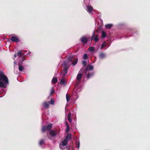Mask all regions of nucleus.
I'll use <instances>...</instances> for the list:
<instances>
[{"label":"nucleus","mask_w":150,"mask_h":150,"mask_svg":"<svg viewBox=\"0 0 150 150\" xmlns=\"http://www.w3.org/2000/svg\"><path fill=\"white\" fill-rule=\"evenodd\" d=\"M82 77V75L81 73H79L78 74L76 77V79L78 81V82H77L76 83L77 86L79 85L80 82L81 80Z\"/></svg>","instance_id":"obj_9"},{"label":"nucleus","mask_w":150,"mask_h":150,"mask_svg":"<svg viewBox=\"0 0 150 150\" xmlns=\"http://www.w3.org/2000/svg\"><path fill=\"white\" fill-rule=\"evenodd\" d=\"M52 127V124L51 123H49L47 126H43L42 128V132H44L46 130H49Z\"/></svg>","instance_id":"obj_5"},{"label":"nucleus","mask_w":150,"mask_h":150,"mask_svg":"<svg viewBox=\"0 0 150 150\" xmlns=\"http://www.w3.org/2000/svg\"><path fill=\"white\" fill-rule=\"evenodd\" d=\"M80 40L83 44H86L88 42V39L86 36L81 37L80 39Z\"/></svg>","instance_id":"obj_8"},{"label":"nucleus","mask_w":150,"mask_h":150,"mask_svg":"<svg viewBox=\"0 0 150 150\" xmlns=\"http://www.w3.org/2000/svg\"><path fill=\"white\" fill-rule=\"evenodd\" d=\"M74 59L73 57L70 56L64 62L63 64V71L64 75L67 74L68 70L71 65V62H73Z\"/></svg>","instance_id":"obj_1"},{"label":"nucleus","mask_w":150,"mask_h":150,"mask_svg":"<svg viewBox=\"0 0 150 150\" xmlns=\"http://www.w3.org/2000/svg\"><path fill=\"white\" fill-rule=\"evenodd\" d=\"M53 92V91H52L51 93H52Z\"/></svg>","instance_id":"obj_41"},{"label":"nucleus","mask_w":150,"mask_h":150,"mask_svg":"<svg viewBox=\"0 0 150 150\" xmlns=\"http://www.w3.org/2000/svg\"><path fill=\"white\" fill-rule=\"evenodd\" d=\"M66 98L67 102H68L70 100V97H68L67 94L66 95Z\"/></svg>","instance_id":"obj_36"},{"label":"nucleus","mask_w":150,"mask_h":150,"mask_svg":"<svg viewBox=\"0 0 150 150\" xmlns=\"http://www.w3.org/2000/svg\"><path fill=\"white\" fill-rule=\"evenodd\" d=\"M57 134V132L55 131L51 130L47 133V135L50 139H52V137H55Z\"/></svg>","instance_id":"obj_4"},{"label":"nucleus","mask_w":150,"mask_h":150,"mask_svg":"<svg viewBox=\"0 0 150 150\" xmlns=\"http://www.w3.org/2000/svg\"><path fill=\"white\" fill-rule=\"evenodd\" d=\"M31 54V52L30 51H28V54L29 55H30Z\"/></svg>","instance_id":"obj_37"},{"label":"nucleus","mask_w":150,"mask_h":150,"mask_svg":"<svg viewBox=\"0 0 150 150\" xmlns=\"http://www.w3.org/2000/svg\"><path fill=\"white\" fill-rule=\"evenodd\" d=\"M76 147L78 148H79L80 146V142L79 140H77L76 141Z\"/></svg>","instance_id":"obj_27"},{"label":"nucleus","mask_w":150,"mask_h":150,"mask_svg":"<svg viewBox=\"0 0 150 150\" xmlns=\"http://www.w3.org/2000/svg\"><path fill=\"white\" fill-rule=\"evenodd\" d=\"M105 27L108 29H110L112 26V25L111 24H108L105 25Z\"/></svg>","instance_id":"obj_21"},{"label":"nucleus","mask_w":150,"mask_h":150,"mask_svg":"<svg viewBox=\"0 0 150 150\" xmlns=\"http://www.w3.org/2000/svg\"><path fill=\"white\" fill-rule=\"evenodd\" d=\"M75 61L74 62H71V64L73 65L74 66L77 63L78 59L77 58H76L75 59Z\"/></svg>","instance_id":"obj_30"},{"label":"nucleus","mask_w":150,"mask_h":150,"mask_svg":"<svg viewBox=\"0 0 150 150\" xmlns=\"http://www.w3.org/2000/svg\"><path fill=\"white\" fill-rule=\"evenodd\" d=\"M39 145L40 146H41L42 145H44V147H45V140L43 139L40 140L39 143Z\"/></svg>","instance_id":"obj_18"},{"label":"nucleus","mask_w":150,"mask_h":150,"mask_svg":"<svg viewBox=\"0 0 150 150\" xmlns=\"http://www.w3.org/2000/svg\"><path fill=\"white\" fill-rule=\"evenodd\" d=\"M59 148L61 149H65V146H63L61 144V143L59 144Z\"/></svg>","instance_id":"obj_29"},{"label":"nucleus","mask_w":150,"mask_h":150,"mask_svg":"<svg viewBox=\"0 0 150 150\" xmlns=\"http://www.w3.org/2000/svg\"><path fill=\"white\" fill-rule=\"evenodd\" d=\"M49 104L47 102H44L42 104V107L41 109L42 110H43L44 109L48 108L49 106Z\"/></svg>","instance_id":"obj_7"},{"label":"nucleus","mask_w":150,"mask_h":150,"mask_svg":"<svg viewBox=\"0 0 150 150\" xmlns=\"http://www.w3.org/2000/svg\"><path fill=\"white\" fill-rule=\"evenodd\" d=\"M106 37L105 33L104 31H102V32L101 37L103 38H105Z\"/></svg>","instance_id":"obj_25"},{"label":"nucleus","mask_w":150,"mask_h":150,"mask_svg":"<svg viewBox=\"0 0 150 150\" xmlns=\"http://www.w3.org/2000/svg\"><path fill=\"white\" fill-rule=\"evenodd\" d=\"M71 112H69L67 118L68 121L71 123L72 121V119L71 117Z\"/></svg>","instance_id":"obj_16"},{"label":"nucleus","mask_w":150,"mask_h":150,"mask_svg":"<svg viewBox=\"0 0 150 150\" xmlns=\"http://www.w3.org/2000/svg\"><path fill=\"white\" fill-rule=\"evenodd\" d=\"M57 77H54L53 78L52 81V82L53 83L55 84L57 83Z\"/></svg>","instance_id":"obj_22"},{"label":"nucleus","mask_w":150,"mask_h":150,"mask_svg":"<svg viewBox=\"0 0 150 150\" xmlns=\"http://www.w3.org/2000/svg\"><path fill=\"white\" fill-rule=\"evenodd\" d=\"M83 59H86L88 58V56L87 54H83Z\"/></svg>","instance_id":"obj_33"},{"label":"nucleus","mask_w":150,"mask_h":150,"mask_svg":"<svg viewBox=\"0 0 150 150\" xmlns=\"http://www.w3.org/2000/svg\"><path fill=\"white\" fill-rule=\"evenodd\" d=\"M2 97V96H1V97H0V98H1V97Z\"/></svg>","instance_id":"obj_42"},{"label":"nucleus","mask_w":150,"mask_h":150,"mask_svg":"<svg viewBox=\"0 0 150 150\" xmlns=\"http://www.w3.org/2000/svg\"><path fill=\"white\" fill-rule=\"evenodd\" d=\"M49 103L51 105H53L54 103V99H51V100L49 102Z\"/></svg>","instance_id":"obj_32"},{"label":"nucleus","mask_w":150,"mask_h":150,"mask_svg":"<svg viewBox=\"0 0 150 150\" xmlns=\"http://www.w3.org/2000/svg\"><path fill=\"white\" fill-rule=\"evenodd\" d=\"M60 83L61 84L65 85L66 84V82L65 81L64 79V78H62L60 81Z\"/></svg>","instance_id":"obj_24"},{"label":"nucleus","mask_w":150,"mask_h":150,"mask_svg":"<svg viewBox=\"0 0 150 150\" xmlns=\"http://www.w3.org/2000/svg\"><path fill=\"white\" fill-rule=\"evenodd\" d=\"M95 35V32L94 31L93 33V35L91 37V39L93 40L94 39L96 42H97L99 40V39L98 38V35H96L94 37Z\"/></svg>","instance_id":"obj_11"},{"label":"nucleus","mask_w":150,"mask_h":150,"mask_svg":"<svg viewBox=\"0 0 150 150\" xmlns=\"http://www.w3.org/2000/svg\"><path fill=\"white\" fill-rule=\"evenodd\" d=\"M138 35V32L137 31H134V30L132 29V36H136Z\"/></svg>","instance_id":"obj_20"},{"label":"nucleus","mask_w":150,"mask_h":150,"mask_svg":"<svg viewBox=\"0 0 150 150\" xmlns=\"http://www.w3.org/2000/svg\"><path fill=\"white\" fill-rule=\"evenodd\" d=\"M8 83L7 77L3 72L0 71V87L6 88Z\"/></svg>","instance_id":"obj_2"},{"label":"nucleus","mask_w":150,"mask_h":150,"mask_svg":"<svg viewBox=\"0 0 150 150\" xmlns=\"http://www.w3.org/2000/svg\"><path fill=\"white\" fill-rule=\"evenodd\" d=\"M94 49L93 47H91L89 48V50L91 52H93L94 50Z\"/></svg>","instance_id":"obj_34"},{"label":"nucleus","mask_w":150,"mask_h":150,"mask_svg":"<svg viewBox=\"0 0 150 150\" xmlns=\"http://www.w3.org/2000/svg\"><path fill=\"white\" fill-rule=\"evenodd\" d=\"M106 45H107V43H106V42H104L101 45V47H100V49L101 50H102L103 48V47H106Z\"/></svg>","instance_id":"obj_26"},{"label":"nucleus","mask_w":150,"mask_h":150,"mask_svg":"<svg viewBox=\"0 0 150 150\" xmlns=\"http://www.w3.org/2000/svg\"><path fill=\"white\" fill-rule=\"evenodd\" d=\"M71 137V134L70 133H68L66 136L65 139H66V140L68 141V140H70Z\"/></svg>","instance_id":"obj_17"},{"label":"nucleus","mask_w":150,"mask_h":150,"mask_svg":"<svg viewBox=\"0 0 150 150\" xmlns=\"http://www.w3.org/2000/svg\"><path fill=\"white\" fill-rule=\"evenodd\" d=\"M23 69V66L20 64L19 65V70L20 71H22Z\"/></svg>","instance_id":"obj_28"},{"label":"nucleus","mask_w":150,"mask_h":150,"mask_svg":"<svg viewBox=\"0 0 150 150\" xmlns=\"http://www.w3.org/2000/svg\"><path fill=\"white\" fill-rule=\"evenodd\" d=\"M90 3V0H84V4L86 8V9L89 13H91L93 11V7L91 5H89Z\"/></svg>","instance_id":"obj_3"},{"label":"nucleus","mask_w":150,"mask_h":150,"mask_svg":"<svg viewBox=\"0 0 150 150\" xmlns=\"http://www.w3.org/2000/svg\"><path fill=\"white\" fill-rule=\"evenodd\" d=\"M94 73L93 72H92L91 73H88L86 76V77L87 78V79H88L89 78H91L93 77V76L94 75Z\"/></svg>","instance_id":"obj_13"},{"label":"nucleus","mask_w":150,"mask_h":150,"mask_svg":"<svg viewBox=\"0 0 150 150\" xmlns=\"http://www.w3.org/2000/svg\"><path fill=\"white\" fill-rule=\"evenodd\" d=\"M11 40L12 42L17 43L20 41L18 38L16 36H12L11 38Z\"/></svg>","instance_id":"obj_6"},{"label":"nucleus","mask_w":150,"mask_h":150,"mask_svg":"<svg viewBox=\"0 0 150 150\" xmlns=\"http://www.w3.org/2000/svg\"><path fill=\"white\" fill-rule=\"evenodd\" d=\"M106 57V54L104 53H101L99 55V58L100 60L103 59Z\"/></svg>","instance_id":"obj_12"},{"label":"nucleus","mask_w":150,"mask_h":150,"mask_svg":"<svg viewBox=\"0 0 150 150\" xmlns=\"http://www.w3.org/2000/svg\"><path fill=\"white\" fill-rule=\"evenodd\" d=\"M68 143V141L66 140V139H64V140L62 142V144H61L63 146H66Z\"/></svg>","instance_id":"obj_23"},{"label":"nucleus","mask_w":150,"mask_h":150,"mask_svg":"<svg viewBox=\"0 0 150 150\" xmlns=\"http://www.w3.org/2000/svg\"><path fill=\"white\" fill-rule=\"evenodd\" d=\"M17 56V54H15L14 55V58H16Z\"/></svg>","instance_id":"obj_38"},{"label":"nucleus","mask_w":150,"mask_h":150,"mask_svg":"<svg viewBox=\"0 0 150 150\" xmlns=\"http://www.w3.org/2000/svg\"><path fill=\"white\" fill-rule=\"evenodd\" d=\"M22 50H20L16 54L18 58L21 57L23 55L22 54Z\"/></svg>","instance_id":"obj_19"},{"label":"nucleus","mask_w":150,"mask_h":150,"mask_svg":"<svg viewBox=\"0 0 150 150\" xmlns=\"http://www.w3.org/2000/svg\"><path fill=\"white\" fill-rule=\"evenodd\" d=\"M66 125L67 126V129L66 130V132H67L69 131V126L67 122L66 123Z\"/></svg>","instance_id":"obj_31"},{"label":"nucleus","mask_w":150,"mask_h":150,"mask_svg":"<svg viewBox=\"0 0 150 150\" xmlns=\"http://www.w3.org/2000/svg\"><path fill=\"white\" fill-rule=\"evenodd\" d=\"M93 67L90 64H88L86 67V72L87 73L88 71H92L93 69Z\"/></svg>","instance_id":"obj_10"},{"label":"nucleus","mask_w":150,"mask_h":150,"mask_svg":"<svg viewBox=\"0 0 150 150\" xmlns=\"http://www.w3.org/2000/svg\"><path fill=\"white\" fill-rule=\"evenodd\" d=\"M6 93V90L5 89L1 88L0 90V94H2L3 96H4Z\"/></svg>","instance_id":"obj_14"},{"label":"nucleus","mask_w":150,"mask_h":150,"mask_svg":"<svg viewBox=\"0 0 150 150\" xmlns=\"http://www.w3.org/2000/svg\"><path fill=\"white\" fill-rule=\"evenodd\" d=\"M82 64L84 66H86L87 64V61H82Z\"/></svg>","instance_id":"obj_35"},{"label":"nucleus","mask_w":150,"mask_h":150,"mask_svg":"<svg viewBox=\"0 0 150 150\" xmlns=\"http://www.w3.org/2000/svg\"><path fill=\"white\" fill-rule=\"evenodd\" d=\"M41 146V147H42V148H43L44 147H45L44 146V147H42V146Z\"/></svg>","instance_id":"obj_40"},{"label":"nucleus","mask_w":150,"mask_h":150,"mask_svg":"<svg viewBox=\"0 0 150 150\" xmlns=\"http://www.w3.org/2000/svg\"><path fill=\"white\" fill-rule=\"evenodd\" d=\"M14 65H15L16 64V61H14Z\"/></svg>","instance_id":"obj_39"},{"label":"nucleus","mask_w":150,"mask_h":150,"mask_svg":"<svg viewBox=\"0 0 150 150\" xmlns=\"http://www.w3.org/2000/svg\"><path fill=\"white\" fill-rule=\"evenodd\" d=\"M86 66H83L80 69L79 71V72H84L86 74L87 73L86 72Z\"/></svg>","instance_id":"obj_15"}]
</instances>
